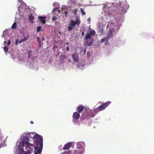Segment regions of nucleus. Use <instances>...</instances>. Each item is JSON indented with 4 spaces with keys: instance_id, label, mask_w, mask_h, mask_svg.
I'll return each mask as SVG.
<instances>
[{
    "instance_id": "1",
    "label": "nucleus",
    "mask_w": 154,
    "mask_h": 154,
    "mask_svg": "<svg viewBox=\"0 0 154 154\" xmlns=\"http://www.w3.org/2000/svg\"><path fill=\"white\" fill-rule=\"evenodd\" d=\"M29 136L25 135L22 141L21 149L18 147L19 151L24 149V147H25L27 151L30 152L33 148L36 149L38 147L43 146V138L40 135L32 133L27 134ZM22 151L21 150V151Z\"/></svg>"
},
{
    "instance_id": "2",
    "label": "nucleus",
    "mask_w": 154,
    "mask_h": 154,
    "mask_svg": "<svg viewBox=\"0 0 154 154\" xmlns=\"http://www.w3.org/2000/svg\"><path fill=\"white\" fill-rule=\"evenodd\" d=\"M91 112L92 110H91L89 109L85 108L84 112L82 115V118L84 119H88L90 116L92 117H94V116L91 114Z\"/></svg>"
},
{
    "instance_id": "3",
    "label": "nucleus",
    "mask_w": 154,
    "mask_h": 154,
    "mask_svg": "<svg viewBox=\"0 0 154 154\" xmlns=\"http://www.w3.org/2000/svg\"><path fill=\"white\" fill-rule=\"evenodd\" d=\"M111 103L110 101L104 103L100 106L99 107L101 111L104 109Z\"/></svg>"
},
{
    "instance_id": "4",
    "label": "nucleus",
    "mask_w": 154,
    "mask_h": 154,
    "mask_svg": "<svg viewBox=\"0 0 154 154\" xmlns=\"http://www.w3.org/2000/svg\"><path fill=\"white\" fill-rule=\"evenodd\" d=\"M43 146H40L38 147L37 149H35V153L34 154H41L40 152L42 151V148ZM32 151L31 150L30 152H29V151H28V152L29 153L28 154H25V153H24L23 154H31V151Z\"/></svg>"
},
{
    "instance_id": "5",
    "label": "nucleus",
    "mask_w": 154,
    "mask_h": 154,
    "mask_svg": "<svg viewBox=\"0 0 154 154\" xmlns=\"http://www.w3.org/2000/svg\"><path fill=\"white\" fill-rule=\"evenodd\" d=\"M80 23L79 20H77L75 21L73 20H71L70 21V23L69 25H71L73 27L75 26V25L77 24L78 26H79Z\"/></svg>"
},
{
    "instance_id": "6",
    "label": "nucleus",
    "mask_w": 154,
    "mask_h": 154,
    "mask_svg": "<svg viewBox=\"0 0 154 154\" xmlns=\"http://www.w3.org/2000/svg\"><path fill=\"white\" fill-rule=\"evenodd\" d=\"M72 144V143L71 142H68L64 145L63 149L64 150L69 149L71 147Z\"/></svg>"
},
{
    "instance_id": "7",
    "label": "nucleus",
    "mask_w": 154,
    "mask_h": 154,
    "mask_svg": "<svg viewBox=\"0 0 154 154\" xmlns=\"http://www.w3.org/2000/svg\"><path fill=\"white\" fill-rule=\"evenodd\" d=\"M80 117V114L79 113L77 112H74L72 115L73 118L75 120H77L79 119Z\"/></svg>"
},
{
    "instance_id": "8",
    "label": "nucleus",
    "mask_w": 154,
    "mask_h": 154,
    "mask_svg": "<svg viewBox=\"0 0 154 154\" xmlns=\"http://www.w3.org/2000/svg\"><path fill=\"white\" fill-rule=\"evenodd\" d=\"M72 58L74 61L76 62H78L79 61V56L76 53L73 54H72Z\"/></svg>"
},
{
    "instance_id": "9",
    "label": "nucleus",
    "mask_w": 154,
    "mask_h": 154,
    "mask_svg": "<svg viewBox=\"0 0 154 154\" xmlns=\"http://www.w3.org/2000/svg\"><path fill=\"white\" fill-rule=\"evenodd\" d=\"M112 33H113L112 31V30L110 29L109 30V33L108 35L106 37V41L108 42V40L110 37H112V35H113Z\"/></svg>"
},
{
    "instance_id": "10",
    "label": "nucleus",
    "mask_w": 154,
    "mask_h": 154,
    "mask_svg": "<svg viewBox=\"0 0 154 154\" xmlns=\"http://www.w3.org/2000/svg\"><path fill=\"white\" fill-rule=\"evenodd\" d=\"M47 17H42L40 16L38 17V18L39 20L43 23H46L45 19Z\"/></svg>"
},
{
    "instance_id": "11",
    "label": "nucleus",
    "mask_w": 154,
    "mask_h": 154,
    "mask_svg": "<svg viewBox=\"0 0 154 154\" xmlns=\"http://www.w3.org/2000/svg\"><path fill=\"white\" fill-rule=\"evenodd\" d=\"M84 108L82 105L79 106L77 107L76 111L80 113L83 111Z\"/></svg>"
},
{
    "instance_id": "12",
    "label": "nucleus",
    "mask_w": 154,
    "mask_h": 154,
    "mask_svg": "<svg viewBox=\"0 0 154 154\" xmlns=\"http://www.w3.org/2000/svg\"><path fill=\"white\" fill-rule=\"evenodd\" d=\"M82 148H81L80 150H75L74 151V154H82Z\"/></svg>"
},
{
    "instance_id": "13",
    "label": "nucleus",
    "mask_w": 154,
    "mask_h": 154,
    "mask_svg": "<svg viewBox=\"0 0 154 154\" xmlns=\"http://www.w3.org/2000/svg\"><path fill=\"white\" fill-rule=\"evenodd\" d=\"M92 39V40H91L89 42V40H87V41L86 42V43L88 45L90 46L91 45H93V39Z\"/></svg>"
},
{
    "instance_id": "14",
    "label": "nucleus",
    "mask_w": 154,
    "mask_h": 154,
    "mask_svg": "<svg viewBox=\"0 0 154 154\" xmlns=\"http://www.w3.org/2000/svg\"><path fill=\"white\" fill-rule=\"evenodd\" d=\"M4 141V140L3 139L2 135L0 133V147L1 144H2Z\"/></svg>"
},
{
    "instance_id": "15",
    "label": "nucleus",
    "mask_w": 154,
    "mask_h": 154,
    "mask_svg": "<svg viewBox=\"0 0 154 154\" xmlns=\"http://www.w3.org/2000/svg\"><path fill=\"white\" fill-rule=\"evenodd\" d=\"M91 36L89 33H87V35L85 36V39L88 40V39H90L91 38Z\"/></svg>"
},
{
    "instance_id": "16",
    "label": "nucleus",
    "mask_w": 154,
    "mask_h": 154,
    "mask_svg": "<svg viewBox=\"0 0 154 154\" xmlns=\"http://www.w3.org/2000/svg\"><path fill=\"white\" fill-rule=\"evenodd\" d=\"M60 60L62 61L66 58V56L65 55H61L60 56Z\"/></svg>"
},
{
    "instance_id": "17",
    "label": "nucleus",
    "mask_w": 154,
    "mask_h": 154,
    "mask_svg": "<svg viewBox=\"0 0 154 154\" xmlns=\"http://www.w3.org/2000/svg\"><path fill=\"white\" fill-rule=\"evenodd\" d=\"M101 111V110L99 109V107H98L96 109H95L94 110V113H98V112H99L100 111Z\"/></svg>"
},
{
    "instance_id": "18",
    "label": "nucleus",
    "mask_w": 154,
    "mask_h": 154,
    "mask_svg": "<svg viewBox=\"0 0 154 154\" xmlns=\"http://www.w3.org/2000/svg\"><path fill=\"white\" fill-rule=\"evenodd\" d=\"M95 31L94 30H93L91 31L89 33L91 36H94V35L95 34Z\"/></svg>"
},
{
    "instance_id": "19",
    "label": "nucleus",
    "mask_w": 154,
    "mask_h": 154,
    "mask_svg": "<svg viewBox=\"0 0 154 154\" xmlns=\"http://www.w3.org/2000/svg\"><path fill=\"white\" fill-rule=\"evenodd\" d=\"M17 28V23L16 22H15L14 23L13 25H12L11 28L12 29H16Z\"/></svg>"
},
{
    "instance_id": "20",
    "label": "nucleus",
    "mask_w": 154,
    "mask_h": 154,
    "mask_svg": "<svg viewBox=\"0 0 154 154\" xmlns=\"http://www.w3.org/2000/svg\"><path fill=\"white\" fill-rule=\"evenodd\" d=\"M74 29V27L71 26V25H69L68 26V31H70Z\"/></svg>"
},
{
    "instance_id": "21",
    "label": "nucleus",
    "mask_w": 154,
    "mask_h": 154,
    "mask_svg": "<svg viewBox=\"0 0 154 154\" xmlns=\"http://www.w3.org/2000/svg\"><path fill=\"white\" fill-rule=\"evenodd\" d=\"M28 57L29 58L30 57L31 55L32 51L31 50H29L28 51Z\"/></svg>"
},
{
    "instance_id": "22",
    "label": "nucleus",
    "mask_w": 154,
    "mask_h": 154,
    "mask_svg": "<svg viewBox=\"0 0 154 154\" xmlns=\"http://www.w3.org/2000/svg\"><path fill=\"white\" fill-rule=\"evenodd\" d=\"M4 50L5 52H7L8 50V47L7 46H5L4 48Z\"/></svg>"
},
{
    "instance_id": "23",
    "label": "nucleus",
    "mask_w": 154,
    "mask_h": 154,
    "mask_svg": "<svg viewBox=\"0 0 154 154\" xmlns=\"http://www.w3.org/2000/svg\"><path fill=\"white\" fill-rule=\"evenodd\" d=\"M80 11L82 15H85V12L83 11V9L82 8H80Z\"/></svg>"
},
{
    "instance_id": "24",
    "label": "nucleus",
    "mask_w": 154,
    "mask_h": 154,
    "mask_svg": "<svg viewBox=\"0 0 154 154\" xmlns=\"http://www.w3.org/2000/svg\"><path fill=\"white\" fill-rule=\"evenodd\" d=\"M29 18L30 19V22H31V21H33L34 19V17L32 15H29Z\"/></svg>"
},
{
    "instance_id": "25",
    "label": "nucleus",
    "mask_w": 154,
    "mask_h": 154,
    "mask_svg": "<svg viewBox=\"0 0 154 154\" xmlns=\"http://www.w3.org/2000/svg\"><path fill=\"white\" fill-rule=\"evenodd\" d=\"M122 14H124L127 11L126 9H125L124 8H122Z\"/></svg>"
},
{
    "instance_id": "26",
    "label": "nucleus",
    "mask_w": 154,
    "mask_h": 154,
    "mask_svg": "<svg viewBox=\"0 0 154 154\" xmlns=\"http://www.w3.org/2000/svg\"><path fill=\"white\" fill-rule=\"evenodd\" d=\"M36 38H37V41L39 43V45H41V42L40 40V38L38 37H37Z\"/></svg>"
},
{
    "instance_id": "27",
    "label": "nucleus",
    "mask_w": 154,
    "mask_h": 154,
    "mask_svg": "<svg viewBox=\"0 0 154 154\" xmlns=\"http://www.w3.org/2000/svg\"><path fill=\"white\" fill-rule=\"evenodd\" d=\"M78 11V10L77 9H75L73 11V12L74 13V15H76L77 14V12Z\"/></svg>"
},
{
    "instance_id": "28",
    "label": "nucleus",
    "mask_w": 154,
    "mask_h": 154,
    "mask_svg": "<svg viewBox=\"0 0 154 154\" xmlns=\"http://www.w3.org/2000/svg\"><path fill=\"white\" fill-rule=\"evenodd\" d=\"M57 17L55 16H54V17H53L52 18V20H53V21H55V20H57Z\"/></svg>"
},
{
    "instance_id": "29",
    "label": "nucleus",
    "mask_w": 154,
    "mask_h": 154,
    "mask_svg": "<svg viewBox=\"0 0 154 154\" xmlns=\"http://www.w3.org/2000/svg\"><path fill=\"white\" fill-rule=\"evenodd\" d=\"M41 26H39L37 27V32H38L41 30Z\"/></svg>"
},
{
    "instance_id": "30",
    "label": "nucleus",
    "mask_w": 154,
    "mask_h": 154,
    "mask_svg": "<svg viewBox=\"0 0 154 154\" xmlns=\"http://www.w3.org/2000/svg\"><path fill=\"white\" fill-rule=\"evenodd\" d=\"M105 40H106V38H103L100 41V42L101 43L103 42H104L105 41Z\"/></svg>"
},
{
    "instance_id": "31",
    "label": "nucleus",
    "mask_w": 154,
    "mask_h": 154,
    "mask_svg": "<svg viewBox=\"0 0 154 154\" xmlns=\"http://www.w3.org/2000/svg\"><path fill=\"white\" fill-rule=\"evenodd\" d=\"M69 153H70V152L69 151L68 152H65L63 153H62L61 154H69Z\"/></svg>"
},
{
    "instance_id": "32",
    "label": "nucleus",
    "mask_w": 154,
    "mask_h": 154,
    "mask_svg": "<svg viewBox=\"0 0 154 154\" xmlns=\"http://www.w3.org/2000/svg\"><path fill=\"white\" fill-rule=\"evenodd\" d=\"M58 9V8H55L53 10V12H55Z\"/></svg>"
},
{
    "instance_id": "33",
    "label": "nucleus",
    "mask_w": 154,
    "mask_h": 154,
    "mask_svg": "<svg viewBox=\"0 0 154 154\" xmlns=\"http://www.w3.org/2000/svg\"><path fill=\"white\" fill-rule=\"evenodd\" d=\"M20 41L18 39H17V40H16V45H17V44L18 43V42H20Z\"/></svg>"
},
{
    "instance_id": "34",
    "label": "nucleus",
    "mask_w": 154,
    "mask_h": 154,
    "mask_svg": "<svg viewBox=\"0 0 154 154\" xmlns=\"http://www.w3.org/2000/svg\"><path fill=\"white\" fill-rule=\"evenodd\" d=\"M68 12L67 11H65L64 12V13L65 14V16L66 17H67V14Z\"/></svg>"
},
{
    "instance_id": "35",
    "label": "nucleus",
    "mask_w": 154,
    "mask_h": 154,
    "mask_svg": "<svg viewBox=\"0 0 154 154\" xmlns=\"http://www.w3.org/2000/svg\"><path fill=\"white\" fill-rule=\"evenodd\" d=\"M28 37H29V36H28L27 37H25L23 39L24 41H26L27 40V39H28Z\"/></svg>"
},
{
    "instance_id": "36",
    "label": "nucleus",
    "mask_w": 154,
    "mask_h": 154,
    "mask_svg": "<svg viewBox=\"0 0 154 154\" xmlns=\"http://www.w3.org/2000/svg\"><path fill=\"white\" fill-rule=\"evenodd\" d=\"M11 44V41H10V40H8V43H7V45H10Z\"/></svg>"
},
{
    "instance_id": "37",
    "label": "nucleus",
    "mask_w": 154,
    "mask_h": 154,
    "mask_svg": "<svg viewBox=\"0 0 154 154\" xmlns=\"http://www.w3.org/2000/svg\"><path fill=\"white\" fill-rule=\"evenodd\" d=\"M66 50L67 51H69V46H67L66 48Z\"/></svg>"
},
{
    "instance_id": "38",
    "label": "nucleus",
    "mask_w": 154,
    "mask_h": 154,
    "mask_svg": "<svg viewBox=\"0 0 154 154\" xmlns=\"http://www.w3.org/2000/svg\"><path fill=\"white\" fill-rule=\"evenodd\" d=\"M23 41H24L23 39H21V41H20V42H18V43H20L21 42H23Z\"/></svg>"
},
{
    "instance_id": "39",
    "label": "nucleus",
    "mask_w": 154,
    "mask_h": 154,
    "mask_svg": "<svg viewBox=\"0 0 154 154\" xmlns=\"http://www.w3.org/2000/svg\"><path fill=\"white\" fill-rule=\"evenodd\" d=\"M84 31L82 32V35L83 36L84 35Z\"/></svg>"
},
{
    "instance_id": "40",
    "label": "nucleus",
    "mask_w": 154,
    "mask_h": 154,
    "mask_svg": "<svg viewBox=\"0 0 154 154\" xmlns=\"http://www.w3.org/2000/svg\"><path fill=\"white\" fill-rule=\"evenodd\" d=\"M82 143H81V142H79V143H77V144L78 145H80V144H82Z\"/></svg>"
},
{
    "instance_id": "41",
    "label": "nucleus",
    "mask_w": 154,
    "mask_h": 154,
    "mask_svg": "<svg viewBox=\"0 0 154 154\" xmlns=\"http://www.w3.org/2000/svg\"><path fill=\"white\" fill-rule=\"evenodd\" d=\"M42 41L44 40V38L43 37H42Z\"/></svg>"
},
{
    "instance_id": "42",
    "label": "nucleus",
    "mask_w": 154,
    "mask_h": 154,
    "mask_svg": "<svg viewBox=\"0 0 154 154\" xmlns=\"http://www.w3.org/2000/svg\"><path fill=\"white\" fill-rule=\"evenodd\" d=\"M30 123L32 124H33V121H31V122H30Z\"/></svg>"
},
{
    "instance_id": "43",
    "label": "nucleus",
    "mask_w": 154,
    "mask_h": 154,
    "mask_svg": "<svg viewBox=\"0 0 154 154\" xmlns=\"http://www.w3.org/2000/svg\"><path fill=\"white\" fill-rule=\"evenodd\" d=\"M69 44V43L68 42H67L66 43V45H68Z\"/></svg>"
},
{
    "instance_id": "44",
    "label": "nucleus",
    "mask_w": 154,
    "mask_h": 154,
    "mask_svg": "<svg viewBox=\"0 0 154 154\" xmlns=\"http://www.w3.org/2000/svg\"><path fill=\"white\" fill-rule=\"evenodd\" d=\"M90 20V18L89 19H88V20Z\"/></svg>"
},
{
    "instance_id": "45",
    "label": "nucleus",
    "mask_w": 154,
    "mask_h": 154,
    "mask_svg": "<svg viewBox=\"0 0 154 154\" xmlns=\"http://www.w3.org/2000/svg\"><path fill=\"white\" fill-rule=\"evenodd\" d=\"M90 20V18L89 19H88V20Z\"/></svg>"
},
{
    "instance_id": "46",
    "label": "nucleus",
    "mask_w": 154,
    "mask_h": 154,
    "mask_svg": "<svg viewBox=\"0 0 154 154\" xmlns=\"http://www.w3.org/2000/svg\"><path fill=\"white\" fill-rule=\"evenodd\" d=\"M4 42H5V44L6 43L5 41Z\"/></svg>"
}]
</instances>
